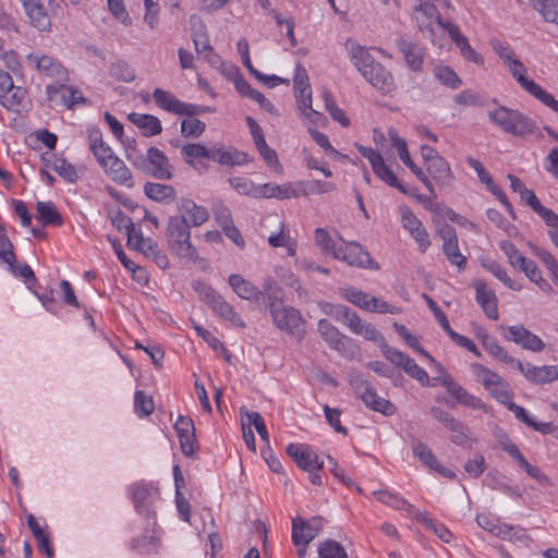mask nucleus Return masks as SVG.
Returning a JSON list of instances; mask_svg holds the SVG:
<instances>
[{
	"label": "nucleus",
	"instance_id": "nucleus-50",
	"mask_svg": "<svg viewBox=\"0 0 558 558\" xmlns=\"http://www.w3.org/2000/svg\"><path fill=\"white\" fill-rule=\"evenodd\" d=\"M489 393L495 397L501 403L507 404L508 409L513 411L517 418L523 422V408L514 404L513 402H508L509 396L506 390V385L500 379V384L494 385L493 389H488Z\"/></svg>",
	"mask_w": 558,
	"mask_h": 558
},
{
	"label": "nucleus",
	"instance_id": "nucleus-64",
	"mask_svg": "<svg viewBox=\"0 0 558 558\" xmlns=\"http://www.w3.org/2000/svg\"><path fill=\"white\" fill-rule=\"evenodd\" d=\"M193 288L195 292L198 294L199 299L203 302H205L210 308L221 296L210 286L201 281L194 282Z\"/></svg>",
	"mask_w": 558,
	"mask_h": 558
},
{
	"label": "nucleus",
	"instance_id": "nucleus-35",
	"mask_svg": "<svg viewBox=\"0 0 558 558\" xmlns=\"http://www.w3.org/2000/svg\"><path fill=\"white\" fill-rule=\"evenodd\" d=\"M229 284L233 289V291L241 299L244 300H258L259 295H262L260 290L255 287L252 282L245 280L240 275H230L228 279Z\"/></svg>",
	"mask_w": 558,
	"mask_h": 558
},
{
	"label": "nucleus",
	"instance_id": "nucleus-12",
	"mask_svg": "<svg viewBox=\"0 0 558 558\" xmlns=\"http://www.w3.org/2000/svg\"><path fill=\"white\" fill-rule=\"evenodd\" d=\"M416 13L415 19L417 22V26L421 32H429L430 36L434 35L433 23L435 22L441 28L448 32V27L446 25L451 24L450 22H445L441 19L439 10L435 3L421 2L414 8Z\"/></svg>",
	"mask_w": 558,
	"mask_h": 558
},
{
	"label": "nucleus",
	"instance_id": "nucleus-62",
	"mask_svg": "<svg viewBox=\"0 0 558 558\" xmlns=\"http://www.w3.org/2000/svg\"><path fill=\"white\" fill-rule=\"evenodd\" d=\"M509 259V263L518 270H523V254L510 241H501L499 244Z\"/></svg>",
	"mask_w": 558,
	"mask_h": 558
},
{
	"label": "nucleus",
	"instance_id": "nucleus-18",
	"mask_svg": "<svg viewBox=\"0 0 558 558\" xmlns=\"http://www.w3.org/2000/svg\"><path fill=\"white\" fill-rule=\"evenodd\" d=\"M46 94L50 101H57L60 96V104L65 106L68 109H72L77 104H86L87 100L78 89H74L66 85H47Z\"/></svg>",
	"mask_w": 558,
	"mask_h": 558
},
{
	"label": "nucleus",
	"instance_id": "nucleus-20",
	"mask_svg": "<svg viewBox=\"0 0 558 558\" xmlns=\"http://www.w3.org/2000/svg\"><path fill=\"white\" fill-rule=\"evenodd\" d=\"M441 385L447 388V391L457 399L458 402L471 409H482L487 411L486 405L482 400L469 393L462 386L457 384L450 375H446L441 379Z\"/></svg>",
	"mask_w": 558,
	"mask_h": 558
},
{
	"label": "nucleus",
	"instance_id": "nucleus-51",
	"mask_svg": "<svg viewBox=\"0 0 558 558\" xmlns=\"http://www.w3.org/2000/svg\"><path fill=\"white\" fill-rule=\"evenodd\" d=\"M205 130L206 124L195 118V116L181 121L180 133L185 138H197L205 132Z\"/></svg>",
	"mask_w": 558,
	"mask_h": 558
},
{
	"label": "nucleus",
	"instance_id": "nucleus-16",
	"mask_svg": "<svg viewBox=\"0 0 558 558\" xmlns=\"http://www.w3.org/2000/svg\"><path fill=\"white\" fill-rule=\"evenodd\" d=\"M323 529V519L313 518L311 522L295 518L292 521V541L295 546L307 545Z\"/></svg>",
	"mask_w": 558,
	"mask_h": 558
},
{
	"label": "nucleus",
	"instance_id": "nucleus-33",
	"mask_svg": "<svg viewBox=\"0 0 558 558\" xmlns=\"http://www.w3.org/2000/svg\"><path fill=\"white\" fill-rule=\"evenodd\" d=\"M347 48L349 49L352 62L363 76L364 73H367L374 64L378 63L363 46L348 40Z\"/></svg>",
	"mask_w": 558,
	"mask_h": 558
},
{
	"label": "nucleus",
	"instance_id": "nucleus-27",
	"mask_svg": "<svg viewBox=\"0 0 558 558\" xmlns=\"http://www.w3.org/2000/svg\"><path fill=\"white\" fill-rule=\"evenodd\" d=\"M131 498L135 506V509L138 512L148 511L149 506L151 505L153 499L156 495H158V489L154 488L151 485L137 483L134 484L131 488Z\"/></svg>",
	"mask_w": 558,
	"mask_h": 558
},
{
	"label": "nucleus",
	"instance_id": "nucleus-56",
	"mask_svg": "<svg viewBox=\"0 0 558 558\" xmlns=\"http://www.w3.org/2000/svg\"><path fill=\"white\" fill-rule=\"evenodd\" d=\"M324 102L326 110L330 113L331 118L339 122L342 126H349L350 120L345 116L344 111L336 105L331 94L327 90L323 93Z\"/></svg>",
	"mask_w": 558,
	"mask_h": 558
},
{
	"label": "nucleus",
	"instance_id": "nucleus-3",
	"mask_svg": "<svg viewBox=\"0 0 558 558\" xmlns=\"http://www.w3.org/2000/svg\"><path fill=\"white\" fill-rule=\"evenodd\" d=\"M269 311L274 324L280 330L296 337H302L305 320L296 308L286 306L281 302L272 301L269 303Z\"/></svg>",
	"mask_w": 558,
	"mask_h": 558
},
{
	"label": "nucleus",
	"instance_id": "nucleus-41",
	"mask_svg": "<svg viewBox=\"0 0 558 558\" xmlns=\"http://www.w3.org/2000/svg\"><path fill=\"white\" fill-rule=\"evenodd\" d=\"M36 210L44 226H61L63 223V219L52 202H38Z\"/></svg>",
	"mask_w": 558,
	"mask_h": 558
},
{
	"label": "nucleus",
	"instance_id": "nucleus-49",
	"mask_svg": "<svg viewBox=\"0 0 558 558\" xmlns=\"http://www.w3.org/2000/svg\"><path fill=\"white\" fill-rule=\"evenodd\" d=\"M482 266L488 270L490 274H493L497 279H499L501 282H504L505 286L513 289V290H520L521 286L519 283L513 282L509 276L507 275L506 270L502 268V266L497 263L494 259L485 258L482 260Z\"/></svg>",
	"mask_w": 558,
	"mask_h": 558
},
{
	"label": "nucleus",
	"instance_id": "nucleus-30",
	"mask_svg": "<svg viewBox=\"0 0 558 558\" xmlns=\"http://www.w3.org/2000/svg\"><path fill=\"white\" fill-rule=\"evenodd\" d=\"M0 104L8 110L21 112L28 104L27 90L14 85L9 92L1 94Z\"/></svg>",
	"mask_w": 558,
	"mask_h": 558
},
{
	"label": "nucleus",
	"instance_id": "nucleus-43",
	"mask_svg": "<svg viewBox=\"0 0 558 558\" xmlns=\"http://www.w3.org/2000/svg\"><path fill=\"white\" fill-rule=\"evenodd\" d=\"M373 494L379 502L388 505L396 510H405L407 512H412L414 510L413 505L404 498L388 490H376Z\"/></svg>",
	"mask_w": 558,
	"mask_h": 558
},
{
	"label": "nucleus",
	"instance_id": "nucleus-53",
	"mask_svg": "<svg viewBox=\"0 0 558 558\" xmlns=\"http://www.w3.org/2000/svg\"><path fill=\"white\" fill-rule=\"evenodd\" d=\"M442 251L447 259L456 265L459 270H463L466 266V258L459 250L458 239L442 244Z\"/></svg>",
	"mask_w": 558,
	"mask_h": 558
},
{
	"label": "nucleus",
	"instance_id": "nucleus-6",
	"mask_svg": "<svg viewBox=\"0 0 558 558\" xmlns=\"http://www.w3.org/2000/svg\"><path fill=\"white\" fill-rule=\"evenodd\" d=\"M335 258L343 260L352 267L379 269L378 263L373 260L369 253L356 242L339 245V250L335 251Z\"/></svg>",
	"mask_w": 558,
	"mask_h": 558
},
{
	"label": "nucleus",
	"instance_id": "nucleus-13",
	"mask_svg": "<svg viewBox=\"0 0 558 558\" xmlns=\"http://www.w3.org/2000/svg\"><path fill=\"white\" fill-rule=\"evenodd\" d=\"M173 146L179 147L178 142H170ZM181 156L183 160L191 166L194 170L199 173L206 172L208 170V148L202 145L201 143H189L180 146Z\"/></svg>",
	"mask_w": 558,
	"mask_h": 558
},
{
	"label": "nucleus",
	"instance_id": "nucleus-22",
	"mask_svg": "<svg viewBox=\"0 0 558 558\" xmlns=\"http://www.w3.org/2000/svg\"><path fill=\"white\" fill-rule=\"evenodd\" d=\"M178 210L180 215L177 217L186 220L190 227H198L209 218V213L205 207L198 206L195 202L187 198L180 199Z\"/></svg>",
	"mask_w": 558,
	"mask_h": 558
},
{
	"label": "nucleus",
	"instance_id": "nucleus-38",
	"mask_svg": "<svg viewBox=\"0 0 558 558\" xmlns=\"http://www.w3.org/2000/svg\"><path fill=\"white\" fill-rule=\"evenodd\" d=\"M482 338V344L485 348V350L492 354L497 360L506 363V364H512L517 363L518 367L523 371V364L520 361H514L507 351L501 348L496 339L487 333H484L481 336Z\"/></svg>",
	"mask_w": 558,
	"mask_h": 558
},
{
	"label": "nucleus",
	"instance_id": "nucleus-4",
	"mask_svg": "<svg viewBox=\"0 0 558 558\" xmlns=\"http://www.w3.org/2000/svg\"><path fill=\"white\" fill-rule=\"evenodd\" d=\"M153 98L160 109L177 116L194 117L211 111L209 107L183 102L170 92L159 87L154 89Z\"/></svg>",
	"mask_w": 558,
	"mask_h": 558
},
{
	"label": "nucleus",
	"instance_id": "nucleus-48",
	"mask_svg": "<svg viewBox=\"0 0 558 558\" xmlns=\"http://www.w3.org/2000/svg\"><path fill=\"white\" fill-rule=\"evenodd\" d=\"M52 163L51 168L65 181L74 183L77 181V172L75 167L70 163L66 159L51 155Z\"/></svg>",
	"mask_w": 558,
	"mask_h": 558
},
{
	"label": "nucleus",
	"instance_id": "nucleus-60",
	"mask_svg": "<svg viewBox=\"0 0 558 558\" xmlns=\"http://www.w3.org/2000/svg\"><path fill=\"white\" fill-rule=\"evenodd\" d=\"M303 189L300 192V196H307L310 194H325L333 191L336 185L331 182L314 180L302 183Z\"/></svg>",
	"mask_w": 558,
	"mask_h": 558
},
{
	"label": "nucleus",
	"instance_id": "nucleus-54",
	"mask_svg": "<svg viewBox=\"0 0 558 558\" xmlns=\"http://www.w3.org/2000/svg\"><path fill=\"white\" fill-rule=\"evenodd\" d=\"M319 558H348L344 547L337 541L328 539L318 547Z\"/></svg>",
	"mask_w": 558,
	"mask_h": 558
},
{
	"label": "nucleus",
	"instance_id": "nucleus-59",
	"mask_svg": "<svg viewBox=\"0 0 558 558\" xmlns=\"http://www.w3.org/2000/svg\"><path fill=\"white\" fill-rule=\"evenodd\" d=\"M388 135L390 137L392 146L397 149L399 158L402 162L408 166L413 162L408 150V144L404 138L400 137L397 130L389 129Z\"/></svg>",
	"mask_w": 558,
	"mask_h": 558
},
{
	"label": "nucleus",
	"instance_id": "nucleus-61",
	"mask_svg": "<svg viewBox=\"0 0 558 558\" xmlns=\"http://www.w3.org/2000/svg\"><path fill=\"white\" fill-rule=\"evenodd\" d=\"M134 409L140 416H148L154 412V401L144 391L137 390L134 396Z\"/></svg>",
	"mask_w": 558,
	"mask_h": 558
},
{
	"label": "nucleus",
	"instance_id": "nucleus-58",
	"mask_svg": "<svg viewBox=\"0 0 558 558\" xmlns=\"http://www.w3.org/2000/svg\"><path fill=\"white\" fill-rule=\"evenodd\" d=\"M111 77L121 82H132L135 78V72L125 61H118L110 66Z\"/></svg>",
	"mask_w": 558,
	"mask_h": 558
},
{
	"label": "nucleus",
	"instance_id": "nucleus-14",
	"mask_svg": "<svg viewBox=\"0 0 558 558\" xmlns=\"http://www.w3.org/2000/svg\"><path fill=\"white\" fill-rule=\"evenodd\" d=\"M287 453L303 471L322 470L324 466V461L308 445L290 444Z\"/></svg>",
	"mask_w": 558,
	"mask_h": 558
},
{
	"label": "nucleus",
	"instance_id": "nucleus-57",
	"mask_svg": "<svg viewBox=\"0 0 558 558\" xmlns=\"http://www.w3.org/2000/svg\"><path fill=\"white\" fill-rule=\"evenodd\" d=\"M111 223L119 230H126L128 235V245L133 244V239L135 233V227L132 222V219L128 217L123 211L118 210L112 217H111Z\"/></svg>",
	"mask_w": 558,
	"mask_h": 558
},
{
	"label": "nucleus",
	"instance_id": "nucleus-19",
	"mask_svg": "<svg viewBox=\"0 0 558 558\" xmlns=\"http://www.w3.org/2000/svg\"><path fill=\"white\" fill-rule=\"evenodd\" d=\"M318 332L329 347L338 352L349 349L352 340L340 332L329 320L323 318L318 322Z\"/></svg>",
	"mask_w": 558,
	"mask_h": 558
},
{
	"label": "nucleus",
	"instance_id": "nucleus-28",
	"mask_svg": "<svg viewBox=\"0 0 558 558\" xmlns=\"http://www.w3.org/2000/svg\"><path fill=\"white\" fill-rule=\"evenodd\" d=\"M254 197H276L278 199H289L292 197H299L300 192L295 190L291 184H264L255 189L253 193Z\"/></svg>",
	"mask_w": 558,
	"mask_h": 558
},
{
	"label": "nucleus",
	"instance_id": "nucleus-45",
	"mask_svg": "<svg viewBox=\"0 0 558 558\" xmlns=\"http://www.w3.org/2000/svg\"><path fill=\"white\" fill-rule=\"evenodd\" d=\"M546 22L558 24V0H530Z\"/></svg>",
	"mask_w": 558,
	"mask_h": 558
},
{
	"label": "nucleus",
	"instance_id": "nucleus-40",
	"mask_svg": "<svg viewBox=\"0 0 558 558\" xmlns=\"http://www.w3.org/2000/svg\"><path fill=\"white\" fill-rule=\"evenodd\" d=\"M529 247L533 255H535L548 270L549 277L555 286L558 287V262L557 259L544 248H541L534 244H529Z\"/></svg>",
	"mask_w": 558,
	"mask_h": 558
},
{
	"label": "nucleus",
	"instance_id": "nucleus-1",
	"mask_svg": "<svg viewBox=\"0 0 558 558\" xmlns=\"http://www.w3.org/2000/svg\"><path fill=\"white\" fill-rule=\"evenodd\" d=\"M167 241L170 250L182 258L196 259L197 251L191 243L190 223L172 216L168 220Z\"/></svg>",
	"mask_w": 558,
	"mask_h": 558
},
{
	"label": "nucleus",
	"instance_id": "nucleus-17",
	"mask_svg": "<svg viewBox=\"0 0 558 558\" xmlns=\"http://www.w3.org/2000/svg\"><path fill=\"white\" fill-rule=\"evenodd\" d=\"M381 94H390L396 89V83L391 72L379 62L374 64L363 76Z\"/></svg>",
	"mask_w": 558,
	"mask_h": 558
},
{
	"label": "nucleus",
	"instance_id": "nucleus-2",
	"mask_svg": "<svg viewBox=\"0 0 558 558\" xmlns=\"http://www.w3.org/2000/svg\"><path fill=\"white\" fill-rule=\"evenodd\" d=\"M350 385L368 409L386 416L396 413L397 407L389 400L379 397L375 387L361 375H350Z\"/></svg>",
	"mask_w": 558,
	"mask_h": 558
},
{
	"label": "nucleus",
	"instance_id": "nucleus-10",
	"mask_svg": "<svg viewBox=\"0 0 558 558\" xmlns=\"http://www.w3.org/2000/svg\"><path fill=\"white\" fill-rule=\"evenodd\" d=\"M180 447L185 457L193 458L198 451L195 426L192 418L180 415L174 424Z\"/></svg>",
	"mask_w": 558,
	"mask_h": 558
},
{
	"label": "nucleus",
	"instance_id": "nucleus-47",
	"mask_svg": "<svg viewBox=\"0 0 558 558\" xmlns=\"http://www.w3.org/2000/svg\"><path fill=\"white\" fill-rule=\"evenodd\" d=\"M525 92L532 95L535 99L542 102L544 106L553 109L555 105H557L558 100L548 93L545 88H543L539 84L534 82L533 80H527L525 77Z\"/></svg>",
	"mask_w": 558,
	"mask_h": 558
},
{
	"label": "nucleus",
	"instance_id": "nucleus-26",
	"mask_svg": "<svg viewBox=\"0 0 558 558\" xmlns=\"http://www.w3.org/2000/svg\"><path fill=\"white\" fill-rule=\"evenodd\" d=\"M101 168L104 169L105 173L110 177L111 180L117 184L128 187H132L134 185L130 169L120 158H112V160H109L108 163Z\"/></svg>",
	"mask_w": 558,
	"mask_h": 558
},
{
	"label": "nucleus",
	"instance_id": "nucleus-24",
	"mask_svg": "<svg viewBox=\"0 0 558 558\" xmlns=\"http://www.w3.org/2000/svg\"><path fill=\"white\" fill-rule=\"evenodd\" d=\"M23 7L34 27L40 32L50 29L51 20L40 0H29Z\"/></svg>",
	"mask_w": 558,
	"mask_h": 558
},
{
	"label": "nucleus",
	"instance_id": "nucleus-31",
	"mask_svg": "<svg viewBox=\"0 0 558 558\" xmlns=\"http://www.w3.org/2000/svg\"><path fill=\"white\" fill-rule=\"evenodd\" d=\"M128 119L142 130V134L146 137H150L160 134L162 131L160 120L153 114L131 112Z\"/></svg>",
	"mask_w": 558,
	"mask_h": 558
},
{
	"label": "nucleus",
	"instance_id": "nucleus-55",
	"mask_svg": "<svg viewBox=\"0 0 558 558\" xmlns=\"http://www.w3.org/2000/svg\"><path fill=\"white\" fill-rule=\"evenodd\" d=\"M412 449L414 456L417 457L420 461L427 465L429 469L438 466L439 461L426 444L417 440L413 442Z\"/></svg>",
	"mask_w": 558,
	"mask_h": 558
},
{
	"label": "nucleus",
	"instance_id": "nucleus-63",
	"mask_svg": "<svg viewBox=\"0 0 558 558\" xmlns=\"http://www.w3.org/2000/svg\"><path fill=\"white\" fill-rule=\"evenodd\" d=\"M474 373L477 377V380L483 384V386L488 390L493 389L494 385L500 384V377L492 372L490 369L480 365L475 364L473 366Z\"/></svg>",
	"mask_w": 558,
	"mask_h": 558
},
{
	"label": "nucleus",
	"instance_id": "nucleus-42",
	"mask_svg": "<svg viewBox=\"0 0 558 558\" xmlns=\"http://www.w3.org/2000/svg\"><path fill=\"white\" fill-rule=\"evenodd\" d=\"M211 310L218 314L221 318L230 322L235 327L244 328L245 323L241 316L234 311L233 306L226 302L222 296L214 304Z\"/></svg>",
	"mask_w": 558,
	"mask_h": 558
},
{
	"label": "nucleus",
	"instance_id": "nucleus-8",
	"mask_svg": "<svg viewBox=\"0 0 558 558\" xmlns=\"http://www.w3.org/2000/svg\"><path fill=\"white\" fill-rule=\"evenodd\" d=\"M385 357L392 364L401 367L410 377L420 381L423 386L429 384V377L427 373L418 366L415 361L403 352L392 347L385 349Z\"/></svg>",
	"mask_w": 558,
	"mask_h": 558
},
{
	"label": "nucleus",
	"instance_id": "nucleus-32",
	"mask_svg": "<svg viewBox=\"0 0 558 558\" xmlns=\"http://www.w3.org/2000/svg\"><path fill=\"white\" fill-rule=\"evenodd\" d=\"M426 170L438 185L447 187L452 185L453 174L444 157L436 158L433 162L426 165Z\"/></svg>",
	"mask_w": 558,
	"mask_h": 558
},
{
	"label": "nucleus",
	"instance_id": "nucleus-7",
	"mask_svg": "<svg viewBox=\"0 0 558 558\" xmlns=\"http://www.w3.org/2000/svg\"><path fill=\"white\" fill-rule=\"evenodd\" d=\"M525 204L549 228L548 235L553 244L558 248V215L542 204L532 190L525 189Z\"/></svg>",
	"mask_w": 558,
	"mask_h": 558
},
{
	"label": "nucleus",
	"instance_id": "nucleus-15",
	"mask_svg": "<svg viewBox=\"0 0 558 558\" xmlns=\"http://www.w3.org/2000/svg\"><path fill=\"white\" fill-rule=\"evenodd\" d=\"M396 45L409 69L413 72L422 71L425 58L424 48L404 36H399L396 39Z\"/></svg>",
	"mask_w": 558,
	"mask_h": 558
},
{
	"label": "nucleus",
	"instance_id": "nucleus-5",
	"mask_svg": "<svg viewBox=\"0 0 558 558\" xmlns=\"http://www.w3.org/2000/svg\"><path fill=\"white\" fill-rule=\"evenodd\" d=\"M294 89L299 109L306 114L313 123L322 119V114L312 109V89L306 70L298 64L294 74Z\"/></svg>",
	"mask_w": 558,
	"mask_h": 558
},
{
	"label": "nucleus",
	"instance_id": "nucleus-23",
	"mask_svg": "<svg viewBox=\"0 0 558 558\" xmlns=\"http://www.w3.org/2000/svg\"><path fill=\"white\" fill-rule=\"evenodd\" d=\"M329 315L335 317L337 320H342L353 333L359 335L367 323L363 322L361 317L353 312L350 307L341 304H329Z\"/></svg>",
	"mask_w": 558,
	"mask_h": 558
},
{
	"label": "nucleus",
	"instance_id": "nucleus-11",
	"mask_svg": "<svg viewBox=\"0 0 558 558\" xmlns=\"http://www.w3.org/2000/svg\"><path fill=\"white\" fill-rule=\"evenodd\" d=\"M489 120L507 133L513 135L523 133L522 114L517 110L499 107L489 112Z\"/></svg>",
	"mask_w": 558,
	"mask_h": 558
},
{
	"label": "nucleus",
	"instance_id": "nucleus-44",
	"mask_svg": "<svg viewBox=\"0 0 558 558\" xmlns=\"http://www.w3.org/2000/svg\"><path fill=\"white\" fill-rule=\"evenodd\" d=\"M476 522L482 529L488 531L489 533L496 536L502 538L509 537L510 539L512 537V529L500 526L497 523V520L488 514H478L476 517Z\"/></svg>",
	"mask_w": 558,
	"mask_h": 558
},
{
	"label": "nucleus",
	"instance_id": "nucleus-21",
	"mask_svg": "<svg viewBox=\"0 0 558 558\" xmlns=\"http://www.w3.org/2000/svg\"><path fill=\"white\" fill-rule=\"evenodd\" d=\"M148 174L158 180H170L172 178L171 165L168 157L159 148H148Z\"/></svg>",
	"mask_w": 558,
	"mask_h": 558
},
{
	"label": "nucleus",
	"instance_id": "nucleus-46",
	"mask_svg": "<svg viewBox=\"0 0 558 558\" xmlns=\"http://www.w3.org/2000/svg\"><path fill=\"white\" fill-rule=\"evenodd\" d=\"M374 173L383 180L388 185L396 187L403 194H408L407 189L402 185L392 170L386 166L384 158L380 159L379 162L375 163L373 167Z\"/></svg>",
	"mask_w": 558,
	"mask_h": 558
},
{
	"label": "nucleus",
	"instance_id": "nucleus-29",
	"mask_svg": "<svg viewBox=\"0 0 558 558\" xmlns=\"http://www.w3.org/2000/svg\"><path fill=\"white\" fill-rule=\"evenodd\" d=\"M525 378L537 385L558 380V364L545 366L525 365Z\"/></svg>",
	"mask_w": 558,
	"mask_h": 558
},
{
	"label": "nucleus",
	"instance_id": "nucleus-36",
	"mask_svg": "<svg viewBox=\"0 0 558 558\" xmlns=\"http://www.w3.org/2000/svg\"><path fill=\"white\" fill-rule=\"evenodd\" d=\"M493 48L495 52L499 54V57L505 61V63L508 64L510 71L512 72L513 76L517 78L518 83L523 86V72L521 71L522 64L519 59L513 58L512 50L502 45L498 40L492 41Z\"/></svg>",
	"mask_w": 558,
	"mask_h": 558
},
{
	"label": "nucleus",
	"instance_id": "nucleus-34",
	"mask_svg": "<svg viewBox=\"0 0 558 558\" xmlns=\"http://www.w3.org/2000/svg\"><path fill=\"white\" fill-rule=\"evenodd\" d=\"M208 160L216 161L223 166H235L244 162L245 155L235 149H223L222 146L214 145L208 148Z\"/></svg>",
	"mask_w": 558,
	"mask_h": 558
},
{
	"label": "nucleus",
	"instance_id": "nucleus-37",
	"mask_svg": "<svg viewBox=\"0 0 558 558\" xmlns=\"http://www.w3.org/2000/svg\"><path fill=\"white\" fill-rule=\"evenodd\" d=\"M145 195L158 203H170L175 199V190L172 185L146 182L144 185Z\"/></svg>",
	"mask_w": 558,
	"mask_h": 558
},
{
	"label": "nucleus",
	"instance_id": "nucleus-25",
	"mask_svg": "<svg viewBox=\"0 0 558 558\" xmlns=\"http://www.w3.org/2000/svg\"><path fill=\"white\" fill-rule=\"evenodd\" d=\"M474 287L476 290V301L483 308L484 313L488 318L497 320L498 319V308H497V299L490 289L486 287V284L478 280L474 282Z\"/></svg>",
	"mask_w": 558,
	"mask_h": 558
},
{
	"label": "nucleus",
	"instance_id": "nucleus-39",
	"mask_svg": "<svg viewBox=\"0 0 558 558\" xmlns=\"http://www.w3.org/2000/svg\"><path fill=\"white\" fill-rule=\"evenodd\" d=\"M493 434L502 450L506 451L513 460L518 461L520 466H523V456L519 447L511 440L508 434L498 426L494 427Z\"/></svg>",
	"mask_w": 558,
	"mask_h": 558
},
{
	"label": "nucleus",
	"instance_id": "nucleus-52",
	"mask_svg": "<svg viewBox=\"0 0 558 558\" xmlns=\"http://www.w3.org/2000/svg\"><path fill=\"white\" fill-rule=\"evenodd\" d=\"M0 260L11 267H13V263L16 262V255L13 251V244L7 235V230H5L4 226L1 223H0Z\"/></svg>",
	"mask_w": 558,
	"mask_h": 558
},
{
	"label": "nucleus",
	"instance_id": "nucleus-9",
	"mask_svg": "<svg viewBox=\"0 0 558 558\" xmlns=\"http://www.w3.org/2000/svg\"><path fill=\"white\" fill-rule=\"evenodd\" d=\"M27 61L32 63L36 70L45 76H48L57 82H63L68 78L66 69L57 59L48 54L29 53L26 57Z\"/></svg>",
	"mask_w": 558,
	"mask_h": 558
}]
</instances>
